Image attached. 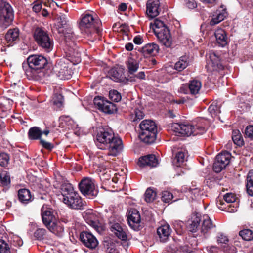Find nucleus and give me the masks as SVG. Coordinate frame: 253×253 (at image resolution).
Returning a JSON list of instances; mask_svg holds the SVG:
<instances>
[{
	"label": "nucleus",
	"mask_w": 253,
	"mask_h": 253,
	"mask_svg": "<svg viewBox=\"0 0 253 253\" xmlns=\"http://www.w3.org/2000/svg\"><path fill=\"white\" fill-rule=\"evenodd\" d=\"M96 145L100 149L108 150V155L116 156L122 151L123 146L121 138L115 136L112 129L101 128L96 135Z\"/></svg>",
	"instance_id": "f257e3e1"
},
{
	"label": "nucleus",
	"mask_w": 253,
	"mask_h": 253,
	"mask_svg": "<svg viewBox=\"0 0 253 253\" xmlns=\"http://www.w3.org/2000/svg\"><path fill=\"white\" fill-rule=\"evenodd\" d=\"M206 121L199 118L193 121L191 124L188 123H173L171 128L176 135L189 136L201 135L206 131Z\"/></svg>",
	"instance_id": "f03ea898"
},
{
	"label": "nucleus",
	"mask_w": 253,
	"mask_h": 253,
	"mask_svg": "<svg viewBox=\"0 0 253 253\" xmlns=\"http://www.w3.org/2000/svg\"><path fill=\"white\" fill-rule=\"evenodd\" d=\"M60 192L63 197V202L70 208L74 210H82L85 205L79 194L74 190L70 183H63L60 188Z\"/></svg>",
	"instance_id": "7ed1b4c3"
},
{
	"label": "nucleus",
	"mask_w": 253,
	"mask_h": 253,
	"mask_svg": "<svg viewBox=\"0 0 253 253\" xmlns=\"http://www.w3.org/2000/svg\"><path fill=\"white\" fill-rule=\"evenodd\" d=\"M140 139L146 144L153 143L156 138L157 126L155 122L151 120H145L139 124Z\"/></svg>",
	"instance_id": "20e7f679"
},
{
	"label": "nucleus",
	"mask_w": 253,
	"mask_h": 253,
	"mask_svg": "<svg viewBox=\"0 0 253 253\" xmlns=\"http://www.w3.org/2000/svg\"><path fill=\"white\" fill-rule=\"evenodd\" d=\"M101 25V22L95 13H87L82 17L79 27L82 32L88 34L95 31L99 33Z\"/></svg>",
	"instance_id": "39448f33"
},
{
	"label": "nucleus",
	"mask_w": 253,
	"mask_h": 253,
	"mask_svg": "<svg viewBox=\"0 0 253 253\" xmlns=\"http://www.w3.org/2000/svg\"><path fill=\"white\" fill-rule=\"evenodd\" d=\"M14 18V11L10 4L0 0V26L7 27L12 24Z\"/></svg>",
	"instance_id": "423d86ee"
},
{
	"label": "nucleus",
	"mask_w": 253,
	"mask_h": 253,
	"mask_svg": "<svg viewBox=\"0 0 253 253\" xmlns=\"http://www.w3.org/2000/svg\"><path fill=\"white\" fill-rule=\"evenodd\" d=\"M34 37L40 46L47 52L51 51L53 46V42L46 31L42 28H37L34 32Z\"/></svg>",
	"instance_id": "0eeeda50"
},
{
	"label": "nucleus",
	"mask_w": 253,
	"mask_h": 253,
	"mask_svg": "<svg viewBox=\"0 0 253 253\" xmlns=\"http://www.w3.org/2000/svg\"><path fill=\"white\" fill-rule=\"evenodd\" d=\"M63 36V44L65 45V50L70 56H73L76 49V39L72 29L70 28H65L61 32Z\"/></svg>",
	"instance_id": "6e6552de"
},
{
	"label": "nucleus",
	"mask_w": 253,
	"mask_h": 253,
	"mask_svg": "<svg viewBox=\"0 0 253 253\" xmlns=\"http://www.w3.org/2000/svg\"><path fill=\"white\" fill-rule=\"evenodd\" d=\"M79 186L81 193L89 198H93L98 194V190L95 188L94 180L90 178H84L80 182Z\"/></svg>",
	"instance_id": "1a4fd4ad"
},
{
	"label": "nucleus",
	"mask_w": 253,
	"mask_h": 253,
	"mask_svg": "<svg viewBox=\"0 0 253 253\" xmlns=\"http://www.w3.org/2000/svg\"><path fill=\"white\" fill-rule=\"evenodd\" d=\"M53 73L61 80H69L72 76L73 71L69 67L64 59L58 60L53 68Z\"/></svg>",
	"instance_id": "9d476101"
},
{
	"label": "nucleus",
	"mask_w": 253,
	"mask_h": 253,
	"mask_svg": "<svg viewBox=\"0 0 253 253\" xmlns=\"http://www.w3.org/2000/svg\"><path fill=\"white\" fill-rule=\"evenodd\" d=\"M224 199L226 204L221 202L217 203L219 209L230 213H234L237 211L238 204L234 194H226L224 196Z\"/></svg>",
	"instance_id": "9b49d317"
},
{
	"label": "nucleus",
	"mask_w": 253,
	"mask_h": 253,
	"mask_svg": "<svg viewBox=\"0 0 253 253\" xmlns=\"http://www.w3.org/2000/svg\"><path fill=\"white\" fill-rule=\"evenodd\" d=\"M27 63L31 72H35L42 69L47 64V60L41 55L34 54L27 58Z\"/></svg>",
	"instance_id": "f8f14e48"
},
{
	"label": "nucleus",
	"mask_w": 253,
	"mask_h": 253,
	"mask_svg": "<svg viewBox=\"0 0 253 253\" xmlns=\"http://www.w3.org/2000/svg\"><path fill=\"white\" fill-rule=\"evenodd\" d=\"M231 159V154L227 151L219 153L216 157L215 161L213 165V169L216 172L219 173L226 168L229 164Z\"/></svg>",
	"instance_id": "ddd939ff"
},
{
	"label": "nucleus",
	"mask_w": 253,
	"mask_h": 253,
	"mask_svg": "<svg viewBox=\"0 0 253 253\" xmlns=\"http://www.w3.org/2000/svg\"><path fill=\"white\" fill-rule=\"evenodd\" d=\"M93 101L95 107L106 114H112L116 110V105L103 97L96 96Z\"/></svg>",
	"instance_id": "4468645a"
},
{
	"label": "nucleus",
	"mask_w": 253,
	"mask_h": 253,
	"mask_svg": "<svg viewBox=\"0 0 253 253\" xmlns=\"http://www.w3.org/2000/svg\"><path fill=\"white\" fill-rule=\"evenodd\" d=\"M80 239L84 246L91 250L95 249L98 245L96 238L89 232H82L80 234Z\"/></svg>",
	"instance_id": "2eb2a0df"
},
{
	"label": "nucleus",
	"mask_w": 253,
	"mask_h": 253,
	"mask_svg": "<svg viewBox=\"0 0 253 253\" xmlns=\"http://www.w3.org/2000/svg\"><path fill=\"white\" fill-rule=\"evenodd\" d=\"M127 220L130 227L134 230H137L141 221L138 211L134 209L130 210L128 211Z\"/></svg>",
	"instance_id": "dca6fc26"
},
{
	"label": "nucleus",
	"mask_w": 253,
	"mask_h": 253,
	"mask_svg": "<svg viewBox=\"0 0 253 253\" xmlns=\"http://www.w3.org/2000/svg\"><path fill=\"white\" fill-rule=\"evenodd\" d=\"M155 35L162 44L166 47H170L172 40L169 29L163 31L157 30Z\"/></svg>",
	"instance_id": "f3484780"
},
{
	"label": "nucleus",
	"mask_w": 253,
	"mask_h": 253,
	"mask_svg": "<svg viewBox=\"0 0 253 253\" xmlns=\"http://www.w3.org/2000/svg\"><path fill=\"white\" fill-rule=\"evenodd\" d=\"M160 4L159 0H148L146 4V13L149 17L153 18L159 14Z\"/></svg>",
	"instance_id": "a211bd4d"
},
{
	"label": "nucleus",
	"mask_w": 253,
	"mask_h": 253,
	"mask_svg": "<svg viewBox=\"0 0 253 253\" xmlns=\"http://www.w3.org/2000/svg\"><path fill=\"white\" fill-rule=\"evenodd\" d=\"M137 164L141 167L146 166L156 167L158 166L159 161L155 155L150 154L140 157Z\"/></svg>",
	"instance_id": "6ab92c4d"
},
{
	"label": "nucleus",
	"mask_w": 253,
	"mask_h": 253,
	"mask_svg": "<svg viewBox=\"0 0 253 253\" xmlns=\"http://www.w3.org/2000/svg\"><path fill=\"white\" fill-rule=\"evenodd\" d=\"M159 49V46L157 44L149 43L139 49V51L144 57H147L156 54L158 52Z\"/></svg>",
	"instance_id": "aec40b11"
},
{
	"label": "nucleus",
	"mask_w": 253,
	"mask_h": 253,
	"mask_svg": "<svg viewBox=\"0 0 253 253\" xmlns=\"http://www.w3.org/2000/svg\"><path fill=\"white\" fill-rule=\"evenodd\" d=\"M171 229L169 224H165L158 228L157 233L161 242H167L170 235Z\"/></svg>",
	"instance_id": "412c9836"
},
{
	"label": "nucleus",
	"mask_w": 253,
	"mask_h": 253,
	"mask_svg": "<svg viewBox=\"0 0 253 253\" xmlns=\"http://www.w3.org/2000/svg\"><path fill=\"white\" fill-rule=\"evenodd\" d=\"M207 64L209 67H212V70H219L223 68L220 63L219 57L214 52H211L209 53Z\"/></svg>",
	"instance_id": "4be33fe9"
},
{
	"label": "nucleus",
	"mask_w": 253,
	"mask_h": 253,
	"mask_svg": "<svg viewBox=\"0 0 253 253\" xmlns=\"http://www.w3.org/2000/svg\"><path fill=\"white\" fill-rule=\"evenodd\" d=\"M111 232L122 241H126L127 239L126 233V230L125 227H123L119 223H114L110 227Z\"/></svg>",
	"instance_id": "5701e85b"
},
{
	"label": "nucleus",
	"mask_w": 253,
	"mask_h": 253,
	"mask_svg": "<svg viewBox=\"0 0 253 253\" xmlns=\"http://www.w3.org/2000/svg\"><path fill=\"white\" fill-rule=\"evenodd\" d=\"M41 214L43 223L46 227L54 222L53 221L54 216L51 209L43 206L41 209Z\"/></svg>",
	"instance_id": "b1692460"
},
{
	"label": "nucleus",
	"mask_w": 253,
	"mask_h": 253,
	"mask_svg": "<svg viewBox=\"0 0 253 253\" xmlns=\"http://www.w3.org/2000/svg\"><path fill=\"white\" fill-rule=\"evenodd\" d=\"M216 42L219 46H225L227 43V38L224 30L217 29L214 33Z\"/></svg>",
	"instance_id": "393cba45"
},
{
	"label": "nucleus",
	"mask_w": 253,
	"mask_h": 253,
	"mask_svg": "<svg viewBox=\"0 0 253 253\" xmlns=\"http://www.w3.org/2000/svg\"><path fill=\"white\" fill-rule=\"evenodd\" d=\"M126 66L128 74L133 75L138 70L139 63L135 59L132 57H129L126 62Z\"/></svg>",
	"instance_id": "a878e982"
},
{
	"label": "nucleus",
	"mask_w": 253,
	"mask_h": 253,
	"mask_svg": "<svg viewBox=\"0 0 253 253\" xmlns=\"http://www.w3.org/2000/svg\"><path fill=\"white\" fill-rule=\"evenodd\" d=\"M18 196L19 201L23 204H27L32 201V196L28 189L19 190Z\"/></svg>",
	"instance_id": "bb28decb"
},
{
	"label": "nucleus",
	"mask_w": 253,
	"mask_h": 253,
	"mask_svg": "<svg viewBox=\"0 0 253 253\" xmlns=\"http://www.w3.org/2000/svg\"><path fill=\"white\" fill-rule=\"evenodd\" d=\"M200 221L201 218L199 214H193L191 220L188 221V228L189 230L192 232H195L199 226Z\"/></svg>",
	"instance_id": "cd10ccee"
},
{
	"label": "nucleus",
	"mask_w": 253,
	"mask_h": 253,
	"mask_svg": "<svg viewBox=\"0 0 253 253\" xmlns=\"http://www.w3.org/2000/svg\"><path fill=\"white\" fill-rule=\"evenodd\" d=\"M202 87V83L198 80H193L188 83V89L190 93L192 95L199 94Z\"/></svg>",
	"instance_id": "c85d7f7f"
},
{
	"label": "nucleus",
	"mask_w": 253,
	"mask_h": 253,
	"mask_svg": "<svg viewBox=\"0 0 253 253\" xmlns=\"http://www.w3.org/2000/svg\"><path fill=\"white\" fill-rule=\"evenodd\" d=\"M215 226L212 223L211 220L207 215L203 216V222L201 226V232L205 234Z\"/></svg>",
	"instance_id": "c756f323"
},
{
	"label": "nucleus",
	"mask_w": 253,
	"mask_h": 253,
	"mask_svg": "<svg viewBox=\"0 0 253 253\" xmlns=\"http://www.w3.org/2000/svg\"><path fill=\"white\" fill-rule=\"evenodd\" d=\"M13 101L4 97L0 98V113H5L11 110Z\"/></svg>",
	"instance_id": "7c9ffc66"
},
{
	"label": "nucleus",
	"mask_w": 253,
	"mask_h": 253,
	"mask_svg": "<svg viewBox=\"0 0 253 253\" xmlns=\"http://www.w3.org/2000/svg\"><path fill=\"white\" fill-rule=\"evenodd\" d=\"M16 28L10 29L6 33L5 38L7 46H12L16 43Z\"/></svg>",
	"instance_id": "2f4dec72"
},
{
	"label": "nucleus",
	"mask_w": 253,
	"mask_h": 253,
	"mask_svg": "<svg viewBox=\"0 0 253 253\" xmlns=\"http://www.w3.org/2000/svg\"><path fill=\"white\" fill-rule=\"evenodd\" d=\"M53 234L59 237H62L64 233V228L60 224L55 223L54 222L47 227Z\"/></svg>",
	"instance_id": "473e14b6"
},
{
	"label": "nucleus",
	"mask_w": 253,
	"mask_h": 253,
	"mask_svg": "<svg viewBox=\"0 0 253 253\" xmlns=\"http://www.w3.org/2000/svg\"><path fill=\"white\" fill-rule=\"evenodd\" d=\"M189 65L188 58L186 56L181 57L179 61L174 65V69L178 71H181L186 68Z\"/></svg>",
	"instance_id": "72a5a7b5"
},
{
	"label": "nucleus",
	"mask_w": 253,
	"mask_h": 253,
	"mask_svg": "<svg viewBox=\"0 0 253 253\" xmlns=\"http://www.w3.org/2000/svg\"><path fill=\"white\" fill-rule=\"evenodd\" d=\"M57 20L58 21L57 29L58 33H61V32L65 30L63 28L66 25L68 22L67 18L66 15L60 13L57 14Z\"/></svg>",
	"instance_id": "f704fd0d"
},
{
	"label": "nucleus",
	"mask_w": 253,
	"mask_h": 253,
	"mask_svg": "<svg viewBox=\"0 0 253 253\" xmlns=\"http://www.w3.org/2000/svg\"><path fill=\"white\" fill-rule=\"evenodd\" d=\"M226 16L227 13L225 10H223L222 12L217 10L215 15H214V17L211 20L210 25L213 26L219 23L223 20Z\"/></svg>",
	"instance_id": "c9c22d12"
},
{
	"label": "nucleus",
	"mask_w": 253,
	"mask_h": 253,
	"mask_svg": "<svg viewBox=\"0 0 253 253\" xmlns=\"http://www.w3.org/2000/svg\"><path fill=\"white\" fill-rule=\"evenodd\" d=\"M0 181L1 185L7 188L10 186V176L9 173L6 171H3L0 174Z\"/></svg>",
	"instance_id": "e433bc0d"
},
{
	"label": "nucleus",
	"mask_w": 253,
	"mask_h": 253,
	"mask_svg": "<svg viewBox=\"0 0 253 253\" xmlns=\"http://www.w3.org/2000/svg\"><path fill=\"white\" fill-rule=\"evenodd\" d=\"M246 187L249 195L253 196V170L250 171L248 174Z\"/></svg>",
	"instance_id": "4c0bfd02"
},
{
	"label": "nucleus",
	"mask_w": 253,
	"mask_h": 253,
	"mask_svg": "<svg viewBox=\"0 0 253 253\" xmlns=\"http://www.w3.org/2000/svg\"><path fill=\"white\" fill-rule=\"evenodd\" d=\"M42 134L41 130L36 126L31 128L28 132L29 137L31 139H40Z\"/></svg>",
	"instance_id": "58836bf2"
},
{
	"label": "nucleus",
	"mask_w": 253,
	"mask_h": 253,
	"mask_svg": "<svg viewBox=\"0 0 253 253\" xmlns=\"http://www.w3.org/2000/svg\"><path fill=\"white\" fill-rule=\"evenodd\" d=\"M186 161V155L182 151H178L175 156L174 163L177 167H181Z\"/></svg>",
	"instance_id": "ea45409f"
},
{
	"label": "nucleus",
	"mask_w": 253,
	"mask_h": 253,
	"mask_svg": "<svg viewBox=\"0 0 253 253\" xmlns=\"http://www.w3.org/2000/svg\"><path fill=\"white\" fill-rule=\"evenodd\" d=\"M232 138L234 143L237 145L242 146L243 145L244 141L239 130H233Z\"/></svg>",
	"instance_id": "a19ab883"
},
{
	"label": "nucleus",
	"mask_w": 253,
	"mask_h": 253,
	"mask_svg": "<svg viewBox=\"0 0 253 253\" xmlns=\"http://www.w3.org/2000/svg\"><path fill=\"white\" fill-rule=\"evenodd\" d=\"M219 108L220 107L216 105V104L212 103L209 106L208 111L212 117L214 118L217 117L218 119H220L218 114L220 113L221 111Z\"/></svg>",
	"instance_id": "79ce46f5"
},
{
	"label": "nucleus",
	"mask_w": 253,
	"mask_h": 253,
	"mask_svg": "<svg viewBox=\"0 0 253 253\" xmlns=\"http://www.w3.org/2000/svg\"><path fill=\"white\" fill-rule=\"evenodd\" d=\"M239 235L246 241H251L253 239V232L250 229H244L240 231Z\"/></svg>",
	"instance_id": "37998d69"
},
{
	"label": "nucleus",
	"mask_w": 253,
	"mask_h": 253,
	"mask_svg": "<svg viewBox=\"0 0 253 253\" xmlns=\"http://www.w3.org/2000/svg\"><path fill=\"white\" fill-rule=\"evenodd\" d=\"M153 28L155 34H156V31L157 30L158 31H163L164 30L169 29L162 21L157 19L154 21Z\"/></svg>",
	"instance_id": "c03bdc74"
},
{
	"label": "nucleus",
	"mask_w": 253,
	"mask_h": 253,
	"mask_svg": "<svg viewBox=\"0 0 253 253\" xmlns=\"http://www.w3.org/2000/svg\"><path fill=\"white\" fill-rule=\"evenodd\" d=\"M216 239L217 243L221 246H223L224 247L227 245L229 242L227 236L221 233L217 234Z\"/></svg>",
	"instance_id": "a18cd8bd"
},
{
	"label": "nucleus",
	"mask_w": 253,
	"mask_h": 253,
	"mask_svg": "<svg viewBox=\"0 0 253 253\" xmlns=\"http://www.w3.org/2000/svg\"><path fill=\"white\" fill-rule=\"evenodd\" d=\"M10 160L9 155L5 152L0 153V166L6 167L8 166Z\"/></svg>",
	"instance_id": "49530a36"
},
{
	"label": "nucleus",
	"mask_w": 253,
	"mask_h": 253,
	"mask_svg": "<svg viewBox=\"0 0 253 253\" xmlns=\"http://www.w3.org/2000/svg\"><path fill=\"white\" fill-rule=\"evenodd\" d=\"M156 192L151 188H148L145 193V200L148 202H152L156 198Z\"/></svg>",
	"instance_id": "de8ad7c7"
},
{
	"label": "nucleus",
	"mask_w": 253,
	"mask_h": 253,
	"mask_svg": "<svg viewBox=\"0 0 253 253\" xmlns=\"http://www.w3.org/2000/svg\"><path fill=\"white\" fill-rule=\"evenodd\" d=\"M52 101L57 108H59L63 105V97L60 94H55L52 98Z\"/></svg>",
	"instance_id": "09e8293b"
},
{
	"label": "nucleus",
	"mask_w": 253,
	"mask_h": 253,
	"mask_svg": "<svg viewBox=\"0 0 253 253\" xmlns=\"http://www.w3.org/2000/svg\"><path fill=\"white\" fill-rule=\"evenodd\" d=\"M109 76L112 80L115 82H119L121 80L122 73L118 72L116 69H112L109 72Z\"/></svg>",
	"instance_id": "8fccbe9b"
},
{
	"label": "nucleus",
	"mask_w": 253,
	"mask_h": 253,
	"mask_svg": "<svg viewBox=\"0 0 253 253\" xmlns=\"http://www.w3.org/2000/svg\"><path fill=\"white\" fill-rule=\"evenodd\" d=\"M46 233V231L45 229L37 228L34 233V236L37 240L42 241L43 240Z\"/></svg>",
	"instance_id": "3c124183"
},
{
	"label": "nucleus",
	"mask_w": 253,
	"mask_h": 253,
	"mask_svg": "<svg viewBox=\"0 0 253 253\" xmlns=\"http://www.w3.org/2000/svg\"><path fill=\"white\" fill-rule=\"evenodd\" d=\"M11 246L3 240H0V253H11Z\"/></svg>",
	"instance_id": "603ef678"
},
{
	"label": "nucleus",
	"mask_w": 253,
	"mask_h": 253,
	"mask_svg": "<svg viewBox=\"0 0 253 253\" xmlns=\"http://www.w3.org/2000/svg\"><path fill=\"white\" fill-rule=\"evenodd\" d=\"M182 248V247H179L176 243H174L168 246L167 250L171 253H181L183 251Z\"/></svg>",
	"instance_id": "864d4df0"
},
{
	"label": "nucleus",
	"mask_w": 253,
	"mask_h": 253,
	"mask_svg": "<svg viewBox=\"0 0 253 253\" xmlns=\"http://www.w3.org/2000/svg\"><path fill=\"white\" fill-rule=\"evenodd\" d=\"M109 97L113 101L118 102L121 99L120 93L116 90H112L109 91Z\"/></svg>",
	"instance_id": "5fc2aeb1"
},
{
	"label": "nucleus",
	"mask_w": 253,
	"mask_h": 253,
	"mask_svg": "<svg viewBox=\"0 0 253 253\" xmlns=\"http://www.w3.org/2000/svg\"><path fill=\"white\" fill-rule=\"evenodd\" d=\"M173 198L172 194L168 191H165L162 193V200L165 203H170Z\"/></svg>",
	"instance_id": "6e6d98bb"
},
{
	"label": "nucleus",
	"mask_w": 253,
	"mask_h": 253,
	"mask_svg": "<svg viewBox=\"0 0 253 253\" xmlns=\"http://www.w3.org/2000/svg\"><path fill=\"white\" fill-rule=\"evenodd\" d=\"M200 194V189L198 188H190L188 192V196L193 200L197 199Z\"/></svg>",
	"instance_id": "4d7b16f0"
},
{
	"label": "nucleus",
	"mask_w": 253,
	"mask_h": 253,
	"mask_svg": "<svg viewBox=\"0 0 253 253\" xmlns=\"http://www.w3.org/2000/svg\"><path fill=\"white\" fill-rule=\"evenodd\" d=\"M245 135L251 140H253V126L249 125L246 126L245 130Z\"/></svg>",
	"instance_id": "13d9d810"
},
{
	"label": "nucleus",
	"mask_w": 253,
	"mask_h": 253,
	"mask_svg": "<svg viewBox=\"0 0 253 253\" xmlns=\"http://www.w3.org/2000/svg\"><path fill=\"white\" fill-rule=\"evenodd\" d=\"M87 223L97 231L99 232L101 230L100 224L97 220L88 219Z\"/></svg>",
	"instance_id": "bf43d9fd"
},
{
	"label": "nucleus",
	"mask_w": 253,
	"mask_h": 253,
	"mask_svg": "<svg viewBox=\"0 0 253 253\" xmlns=\"http://www.w3.org/2000/svg\"><path fill=\"white\" fill-rule=\"evenodd\" d=\"M184 5L189 9H193L197 7V3L194 0H184Z\"/></svg>",
	"instance_id": "052dcab7"
},
{
	"label": "nucleus",
	"mask_w": 253,
	"mask_h": 253,
	"mask_svg": "<svg viewBox=\"0 0 253 253\" xmlns=\"http://www.w3.org/2000/svg\"><path fill=\"white\" fill-rule=\"evenodd\" d=\"M144 114L143 112L140 110H136L135 111V118L133 121H137L142 119L144 117Z\"/></svg>",
	"instance_id": "680f3d73"
},
{
	"label": "nucleus",
	"mask_w": 253,
	"mask_h": 253,
	"mask_svg": "<svg viewBox=\"0 0 253 253\" xmlns=\"http://www.w3.org/2000/svg\"><path fill=\"white\" fill-rule=\"evenodd\" d=\"M41 144L45 149L51 150L53 148V145L49 142H46L42 139H40Z\"/></svg>",
	"instance_id": "e2e57ef3"
},
{
	"label": "nucleus",
	"mask_w": 253,
	"mask_h": 253,
	"mask_svg": "<svg viewBox=\"0 0 253 253\" xmlns=\"http://www.w3.org/2000/svg\"><path fill=\"white\" fill-rule=\"evenodd\" d=\"M34 4L33 7V11L36 13L39 12L42 9L41 3L36 1L34 3Z\"/></svg>",
	"instance_id": "0e129e2a"
},
{
	"label": "nucleus",
	"mask_w": 253,
	"mask_h": 253,
	"mask_svg": "<svg viewBox=\"0 0 253 253\" xmlns=\"http://www.w3.org/2000/svg\"><path fill=\"white\" fill-rule=\"evenodd\" d=\"M143 41V39L140 36H135L133 39V42L136 44H141Z\"/></svg>",
	"instance_id": "69168bd1"
},
{
	"label": "nucleus",
	"mask_w": 253,
	"mask_h": 253,
	"mask_svg": "<svg viewBox=\"0 0 253 253\" xmlns=\"http://www.w3.org/2000/svg\"><path fill=\"white\" fill-rule=\"evenodd\" d=\"M188 88V84H182L179 89V91L181 93L186 94L187 93V88Z\"/></svg>",
	"instance_id": "338daca9"
},
{
	"label": "nucleus",
	"mask_w": 253,
	"mask_h": 253,
	"mask_svg": "<svg viewBox=\"0 0 253 253\" xmlns=\"http://www.w3.org/2000/svg\"><path fill=\"white\" fill-rule=\"evenodd\" d=\"M135 77L138 79L143 80L145 78V74L144 72L141 71L138 73Z\"/></svg>",
	"instance_id": "774afa93"
}]
</instances>
